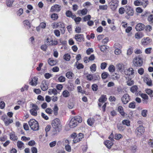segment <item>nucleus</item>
Returning <instances> with one entry per match:
<instances>
[{
  "label": "nucleus",
  "instance_id": "obj_1",
  "mask_svg": "<svg viewBox=\"0 0 153 153\" xmlns=\"http://www.w3.org/2000/svg\"><path fill=\"white\" fill-rule=\"evenodd\" d=\"M82 121L81 117L79 116H76L72 117L70 120L69 126L71 128H72L76 127L78 123H81Z\"/></svg>",
  "mask_w": 153,
  "mask_h": 153
},
{
  "label": "nucleus",
  "instance_id": "obj_2",
  "mask_svg": "<svg viewBox=\"0 0 153 153\" xmlns=\"http://www.w3.org/2000/svg\"><path fill=\"white\" fill-rule=\"evenodd\" d=\"M29 125L31 129L33 131L38 130L39 125L38 122L35 120L32 119L28 122Z\"/></svg>",
  "mask_w": 153,
  "mask_h": 153
},
{
  "label": "nucleus",
  "instance_id": "obj_3",
  "mask_svg": "<svg viewBox=\"0 0 153 153\" xmlns=\"http://www.w3.org/2000/svg\"><path fill=\"white\" fill-rule=\"evenodd\" d=\"M52 126L56 131H59L62 128L60 120L58 119H55L52 121Z\"/></svg>",
  "mask_w": 153,
  "mask_h": 153
},
{
  "label": "nucleus",
  "instance_id": "obj_4",
  "mask_svg": "<svg viewBox=\"0 0 153 153\" xmlns=\"http://www.w3.org/2000/svg\"><path fill=\"white\" fill-rule=\"evenodd\" d=\"M45 43L49 46H55L58 43V42L57 40H53L52 38H49L47 37L45 40Z\"/></svg>",
  "mask_w": 153,
  "mask_h": 153
},
{
  "label": "nucleus",
  "instance_id": "obj_5",
  "mask_svg": "<svg viewBox=\"0 0 153 153\" xmlns=\"http://www.w3.org/2000/svg\"><path fill=\"white\" fill-rule=\"evenodd\" d=\"M144 131V127L143 126H140L136 128L134 132L136 137H140L143 135Z\"/></svg>",
  "mask_w": 153,
  "mask_h": 153
},
{
  "label": "nucleus",
  "instance_id": "obj_6",
  "mask_svg": "<svg viewBox=\"0 0 153 153\" xmlns=\"http://www.w3.org/2000/svg\"><path fill=\"white\" fill-rule=\"evenodd\" d=\"M133 63L136 66H141L143 63L142 58L140 57V55L135 57L133 59Z\"/></svg>",
  "mask_w": 153,
  "mask_h": 153
},
{
  "label": "nucleus",
  "instance_id": "obj_7",
  "mask_svg": "<svg viewBox=\"0 0 153 153\" xmlns=\"http://www.w3.org/2000/svg\"><path fill=\"white\" fill-rule=\"evenodd\" d=\"M1 119L4 122V124L6 126H8L13 122V119L9 118L6 115L2 116Z\"/></svg>",
  "mask_w": 153,
  "mask_h": 153
},
{
  "label": "nucleus",
  "instance_id": "obj_8",
  "mask_svg": "<svg viewBox=\"0 0 153 153\" xmlns=\"http://www.w3.org/2000/svg\"><path fill=\"white\" fill-rule=\"evenodd\" d=\"M38 106L35 104H32V108L30 110V112L31 115L36 116L37 115V111L39 110Z\"/></svg>",
  "mask_w": 153,
  "mask_h": 153
},
{
  "label": "nucleus",
  "instance_id": "obj_9",
  "mask_svg": "<svg viewBox=\"0 0 153 153\" xmlns=\"http://www.w3.org/2000/svg\"><path fill=\"white\" fill-rule=\"evenodd\" d=\"M86 77L87 79L90 81H95L99 80L100 79V76L98 75H93L89 74H87Z\"/></svg>",
  "mask_w": 153,
  "mask_h": 153
},
{
  "label": "nucleus",
  "instance_id": "obj_10",
  "mask_svg": "<svg viewBox=\"0 0 153 153\" xmlns=\"http://www.w3.org/2000/svg\"><path fill=\"white\" fill-rule=\"evenodd\" d=\"M152 39L149 37H144L141 40V45L143 46H146L150 44L152 42Z\"/></svg>",
  "mask_w": 153,
  "mask_h": 153
},
{
  "label": "nucleus",
  "instance_id": "obj_11",
  "mask_svg": "<svg viewBox=\"0 0 153 153\" xmlns=\"http://www.w3.org/2000/svg\"><path fill=\"white\" fill-rule=\"evenodd\" d=\"M126 8L125 11L128 16H132L133 15L134 10L131 6L127 5L126 6Z\"/></svg>",
  "mask_w": 153,
  "mask_h": 153
},
{
  "label": "nucleus",
  "instance_id": "obj_12",
  "mask_svg": "<svg viewBox=\"0 0 153 153\" xmlns=\"http://www.w3.org/2000/svg\"><path fill=\"white\" fill-rule=\"evenodd\" d=\"M130 100V97L128 94H124L121 98V101L123 103L126 104L128 103Z\"/></svg>",
  "mask_w": 153,
  "mask_h": 153
},
{
  "label": "nucleus",
  "instance_id": "obj_13",
  "mask_svg": "<svg viewBox=\"0 0 153 153\" xmlns=\"http://www.w3.org/2000/svg\"><path fill=\"white\" fill-rule=\"evenodd\" d=\"M38 82V79L37 77H34L31 78L29 84L33 86H35L37 84Z\"/></svg>",
  "mask_w": 153,
  "mask_h": 153
},
{
  "label": "nucleus",
  "instance_id": "obj_14",
  "mask_svg": "<svg viewBox=\"0 0 153 153\" xmlns=\"http://www.w3.org/2000/svg\"><path fill=\"white\" fill-rule=\"evenodd\" d=\"M61 6L60 5L55 4L51 7L50 9V11L51 12H59L61 10Z\"/></svg>",
  "mask_w": 153,
  "mask_h": 153
},
{
  "label": "nucleus",
  "instance_id": "obj_15",
  "mask_svg": "<svg viewBox=\"0 0 153 153\" xmlns=\"http://www.w3.org/2000/svg\"><path fill=\"white\" fill-rule=\"evenodd\" d=\"M48 83L45 80H43L40 85V87L43 91H46L48 88Z\"/></svg>",
  "mask_w": 153,
  "mask_h": 153
},
{
  "label": "nucleus",
  "instance_id": "obj_16",
  "mask_svg": "<svg viewBox=\"0 0 153 153\" xmlns=\"http://www.w3.org/2000/svg\"><path fill=\"white\" fill-rule=\"evenodd\" d=\"M119 1L117 0H112L111 1L110 8L112 10H114L117 8Z\"/></svg>",
  "mask_w": 153,
  "mask_h": 153
},
{
  "label": "nucleus",
  "instance_id": "obj_17",
  "mask_svg": "<svg viewBox=\"0 0 153 153\" xmlns=\"http://www.w3.org/2000/svg\"><path fill=\"white\" fill-rule=\"evenodd\" d=\"M143 80L144 82L147 85L149 86H152V81L150 78L145 77L143 78Z\"/></svg>",
  "mask_w": 153,
  "mask_h": 153
},
{
  "label": "nucleus",
  "instance_id": "obj_18",
  "mask_svg": "<svg viewBox=\"0 0 153 153\" xmlns=\"http://www.w3.org/2000/svg\"><path fill=\"white\" fill-rule=\"evenodd\" d=\"M74 38L77 42H81L82 40H84V35L82 34H76Z\"/></svg>",
  "mask_w": 153,
  "mask_h": 153
},
{
  "label": "nucleus",
  "instance_id": "obj_19",
  "mask_svg": "<svg viewBox=\"0 0 153 153\" xmlns=\"http://www.w3.org/2000/svg\"><path fill=\"white\" fill-rule=\"evenodd\" d=\"M88 10L87 8H85L82 10H79L77 11V13L79 16H85L88 13Z\"/></svg>",
  "mask_w": 153,
  "mask_h": 153
},
{
  "label": "nucleus",
  "instance_id": "obj_20",
  "mask_svg": "<svg viewBox=\"0 0 153 153\" xmlns=\"http://www.w3.org/2000/svg\"><path fill=\"white\" fill-rule=\"evenodd\" d=\"M145 28V25L142 23L138 24L135 27V29L137 31H140L143 30Z\"/></svg>",
  "mask_w": 153,
  "mask_h": 153
},
{
  "label": "nucleus",
  "instance_id": "obj_21",
  "mask_svg": "<svg viewBox=\"0 0 153 153\" xmlns=\"http://www.w3.org/2000/svg\"><path fill=\"white\" fill-rule=\"evenodd\" d=\"M59 27L60 28V30L62 34H64L65 32V24L63 22H59Z\"/></svg>",
  "mask_w": 153,
  "mask_h": 153
},
{
  "label": "nucleus",
  "instance_id": "obj_22",
  "mask_svg": "<svg viewBox=\"0 0 153 153\" xmlns=\"http://www.w3.org/2000/svg\"><path fill=\"white\" fill-rule=\"evenodd\" d=\"M140 96L143 99V103L147 104L148 102V96L147 94H141Z\"/></svg>",
  "mask_w": 153,
  "mask_h": 153
},
{
  "label": "nucleus",
  "instance_id": "obj_23",
  "mask_svg": "<svg viewBox=\"0 0 153 153\" xmlns=\"http://www.w3.org/2000/svg\"><path fill=\"white\" fill-rule=\"evenodd\" d=\"M48 64L51 66H53L56 65L58 61L57 60H53L52 58H49L48 60Z\"/></svg>",
  "mask_w": 153,
  "mask_h": 153
},
{
  "label": "nucleus",
  "instance_id": "obj_24",
  "mask_svg": "<svg viewBox=\"0 0 153 153\" xmlns=\"http://www.w3.org/2000/svg\"><path fill=\"white\" fill-rule=\"evenodd\" d=\"M118 45H120L118 43H116L114 45V47L116 48L114 51V53L115 54L117 55L120 54L121 53V50L118 48L117 46Z\"/></svg>",
  "mask_w": 153,
  "mask_h": 153
},
{
  "label": "nucleus",
  "instance_id": "obj_25",
  "mask_svg": "<svg viewBox=\"0 0 153 153\" xmlns=\"http://www.w3.org/2000/svg\"><path fill=\"white\" fill-rule=\"evenodd\" d=\"M125 74L126 75H131L133 74L134 70L132 68H129L128 69L125 71Z\"/></svg>",
  "mask_w": 153,
  "mask_h": 153
},
{
  "label": "nucleus",
  "instance_id": "obj_26",
  "mask_svg": "<svg viewBox=\"0 0 153 153\" xmlns=\"http://www.w3.org/2000/svg\"><path fill=\"white\" fill-rule=\"evenodd\" d=\"M72 19L74 20L77 24H79V22L81 21L82 20V18L80 17H76V16L75 14H74V15L73 16Z\"/></svg>",
  "mask_w": 153,
  "mask_h": 153
},
{
  "label": "nucleus",
  "instance_id": "obj_27",
  "mask_svg": "<svg viewBox=\"0 0 153 153\" xmlns=\"http://www.w3.org/2000/svg\"><path fill=\"white\" fill-rule=\"evenodd\" d=\"M48 93L50 95L53 94L54 95H56L57 94V92L55 88L50 89L48 90Z\"/></svg>",
  "mask_w": 153,
  "mask_h": 153
},
{
  "label": "nucleus",
  "instance_id": "obj_28",
  "mask_svg": "<svg viewBox=\"0 0 153 153\" xmlns=\"http://www.w3.org/2000/svg\"><path fill=\"white\" fill-rule=\"evenodd\" d=\"M104 144L108 148L110 149L113 145V143L111 141L108 140L105 142Z\"/></svg>",
  "mask_w": 153,
  "mask_h": 153
},
{
  "label": "nucleus",
  "instance_id": "obj_29",
  "mask_svg": "<svg viewBox=\"0 0 153 153\" xmlns=\"http://www.w3.org/2000/svg\"><path fill=\"white\" fill-rule=\"evenodd\" d=\"M14 1V0H6L5 4L8 7H12Z\"/></svg>",
  "mask_w": 153,
  "mask_h": 153
},
{
  "label": "nucleus",
  "instance_id": "obj_30",
  "mask_svg": "<svg viewBox=\"0 0 153 153\" xmlns=\"http://www.w3.org/2000/svg\"><path fill=\"white\" fill-rule=\"evenodd\" d=\"M145 92L148 94L150 97H153V91L150 89H146L145 90Z\"/></svg>",
  "mask_w": 153,
  "mask_h": 153
},
{
  "label": "nucleus",
  "instance_id": "obj_31",
  "mask_svg": "<svg viewBox=\"0 0 153 153\" xmlns=\"http://www.w3.org/2000/svg\"><path fill=\"white\" fill-rule=\"evenodd\" d=\"M64 59L66 61H69L71 58V56L69 53H66L64 54L63 56Z\"/></svg>",
  "mask_w": 153,
  "mask_h": 153
},
{
  "label": "nucleus",
  "instance_id": "obj_32",
  "mask_svg": "<svg viewBox=\"0 0 153 153\" xmlns=\"http://www.w3.org/2000/svg\"><path fill=\"white\" fill-rule=\"evenodd\" d=\"M106 100V96L104 95H102L99 99V101L100 102H104Z\"/></svg>",
  "mask_w": 153,
  "mask_h": 153
},
{
  "label": "nucleus",
  "instance_id": "obj_33",
  "mask_svg": "<svg viewBox=\"0 0 153 153\" xmlns=\"http://www.w3.org/2000/svg\"><path fill=\"white\" fill-rule=\"evenodd\" d=\"M137 89L138 87L136 85L132 86L130 88L131 91L133 93H136L137 92Z\"/></svg>",
  "mask_w": 153,
  "mask_h": 153
},
{
  "label": "nucleus",
  "instance_id": "obj_34",
  "mask_svg": "<svg viewBox=\"0 0 153 153\" xmlns=\"http://www.w3.org/2000/svg\"><path fill=\"white\" fill-rule=\"evenodd\" d=\"M65 14L67 17H71L72 19V17L74 14H73L71 11L69 10L66 11Z\"/></svg>",
  "mask_w": 153,
  "mask_h": 153
},
{
  "label": "nucleus",
  "instance_id": "obj_35",
  "mask_svg": "<svg viewBox=\"0 0 153 153\" xmlns=\"http://www.w3.org/2000/svg\"><path fill=\"white\" fill-rule=\"evenodd\" d=\"M135 37L137 39H140L143 36V34L141 32H137L135 34Z\"/></svg>",
  "mask_w": 153,
  "mask_h": 153
},
{
  "label": "nucleus",
  "instance_id": "obj_36",
  "mask_svg": "<svg viewBox=\"0 0 153 153\" xmlns=\"http://www.w3.org/2000/svg\"><path fill=\"white\" fill-rule=\"evenodd\" d=\"M17 146L18 148L21 149L24 148V143L21 141H18L17 142Z\"/></svg>",
  "mask_w": 153,
  "mask_h": 153
},
{
  "label": "nucleus",
  "instance_id": "obj_37",
  "mask_svg": "<svg viewBox=\"0 0 153 153\" xmlns=\"http://www.w3.org/2000/svg\"><path fill=\"white\" fill-rule=\"evenodd\" d=\"M118 111L122 116L125 115V113L123 111V108L122 106H120L118 107Z\"/></svg>",
  "mask_w": 153,
  "mask_h": 153
},
{
  "label": "nucleus",
  "instance_id": "obj_38",
  "mask_svg": "<svg viewBox=\"0 0 153 153\" xmlns=\"http://www.w3.org/2000/svg\"><path fill=\"white\" fill-rule=\"evenodd\" d=\"M142 5L144 8L146 7L149 4L148 0H142Z\"/></svg>",
  "mask_w": 153,
  "mask_h": 153
},
{
  "label": "nucleus",
  "instance_id": "obj_39",
  "mask_svg": "<svg viewBox=\"0 0 153 153\" xmlns=\"http://www.w3.org/2000/svg\"><path fill=\"white\" fill-rule=\"evenodd\" d=\"M147 20L150 23L153 24V14L149 15L148 17Z\"/></svg>",
  "mask_w": 153,
  "mask_h": 153
},
{
  "label": "nucleus",
  "instance_id": "obj_40",
  "mask_svg": "<svg viewBox=\"0 0 153 153\" xmlns=\"http://www.w3.org/2000/svg\"><path fill=\"white\" fill-rule=\"evenodd\" d=\"M101 51L104 52L106 51V50L107 49L108 46L105 45H101L99 47Z\"/></svg>",
  "mask_w": 153,
  "mask_h": 153
},
{
  "label": "nucleus",
  "instance_id": "obj_41",
  "mask_svg": "<svg viewBox=\"0 0 153 153\" xmlns=\"http://www.w3.org/2000/svg\"><path fill=\"white\" fill-rule=\"evenodd\" d=\"M53 113L55 115H57L58 114V108L57 105H55L54 108H53Z\"/></svg>",
  "mask_w": 153,
  "mask_h": 153
},
{
  "label": "nucleus",
  "instance_id": "obj_42",
  "mask_svg": "<svg viewBox=\"0 0 153 153\" xmlns=\"http://www.w3.org/2000/svg\"><path fill=\"white\" fill-rule=\"evenodd\" d=\"M51 17L53 20H55L58 19V16L57 14L54 13L51 15Z\"/></svg>",
  "mask_w": 153,
  "mask_h": 153
},
{
  "label": "nucleus",
  "instance_id": "obj_43",
  "mask_svg": "<svg viewBox=\"0 0 153 153\" xmlns=\"http://www.w3.org/2000/svg\"><path fill=\"white\" fill-rule=\"evenodd\" d=\"M62 95L64 97H66L69 96L70 94L68 91L66 90L63 92Z\"/></svg>",
  "mask_w": 153,
  "mask_h": 153
},
{
  "label": "nucleus",
  "instance_id": "obj_44",
  "mask_svg": "<svg viewBox=\"0 0 153 153\" xmlns=\"http://www.w3.org/2000/svg\"><path fill=\"white\" fill-rule=\"evenodd\" d=\"M127 65V64L125 62L124 63H119L118 64H117L116 66L117 67H125V66H126Z\"/></svg>",
  "mask_w": 153,
  "mask_h": 153
},
{
  "label": "nucleus",
  "instance_id": "obj_45",
  "mask_svg": "<svg viewBox=\"0 0 153 153\" xmlns=\"http://www.w3.org/2000/svg\"><path fill=\"white\" fill-rule=\"evenodd\" d=\"M147 111L146 109L142 110L141 111V114L143 117H146L147 115Z\"/></svg>",
  "mask_w": 153,
  "mask_h": 153
},
{
  "label": "nucleus",
  "instance_id": "obj_46",
  "mask_svg": "<svg viewBox=\"0 0 153 153\" xmlns=\"http://www.w3.org/2000/svg\"><path fill=\"white\" fill-rule=\"evenodd\" d=\"M65 149L68 152H70L71 150V146L68 144H65Z\"/></svg>",
  "mask_w": 153,
  "mask_h": 153
},
{
  "label": "nucleus",
  "instance_id": "obj_47",
  "mask_svg": "<svg viewBox=\"0 0 153 153\" xmlns=\"http://www.w3.org/2000/svg\"><path fill=\"white\" fill-rule=\"evenodd\" d=\"M91 18V16L88 15L86 16H84L83 18V21L86 22L87 21L89 20Z\"/></svg>",
  "mask_w": 153,
  "mask_h": 153
},
{
  "label": "nucleus",
  "instance_id": "obj_48",
  "mask_svg": "<svg viewBox=\"0 0 153 153\" xmlns=\"http://www.w3.org/2000/svg\"><path fill=\"white\" fill-rule=\"evenodd\" d=\"M123 136L122 135L120 134H115L114 138L117 140H119Z\"/></svg>",
  "mask_w": 153,
  "mask_h": 153
},
{
  "label": "nucleus",
  "instance_id": "obj_49",
  "mask_svg": "<svg viewBox=\"0 0 153 153\" xmlns=\"http://www.w3.org/2000/svg\"><path fill=\"white\" fill-rule=\"evenodd\" d=\"M122 123L123 124L127 126H129L130 125V121L128 120H124L122 121Z\"/></svg>",
  "mask_w": 153,
  "mask_h": 153
},
{
  "label": "nucleus",
  "instance_id": "obj_50",
  "mask_svg": "<svg viewBox=\"0 0 153 153\" xmlns=\"http://www.w3.org/2000/svg\"><path fill=\"white\" fill-rule=\"evenodd\" d=\"M66 76L68 78L71 79L73 77V74L71 72H68L66 73Z\"/></svg>",
  "mask_w": 153,
  "mask_h": 153
},
{
  "label": "nucleus",
  "instance_id": "obj_51",
  "mask_svg": "<svg viewBox=\"0 0 153 153\" xmlns=\"http://www.w3.org/2000/svg\"><path fill=\"white\" fill-rule=\"evenodd\" d=\"M59 22H53L52 23L51 26L53 28H57L59 27Z\"/></svg>",
  "mask_w": 153,
  "mask_h": 153
},
{
  "label": "nucleus",
  "instance_id": "obj_52",
  "mask_svg": "<svg viewBox=\"0 0 153 153\" xmlns=\"http://www.w3.org/2000/svg\"><path fill=\"white\" fill-rule=\"evenodd\" d=\"M94 120L93 119L90 118L87 120V123L88 125L91 126L93 125L94 123Z\"/></svg>",
  "mask_w": 153,
  "mask_h": 153
},
{
  "label": "nucleus",
  "instance_id": "obj_53",
  "mask_svg": "<svg viewBox=\"0 0 153 153\" xmlns=\"http://www.w3.org/2000/svg\"><path fill=\"white\" fill-rule=\"evenodd\" d=\"M133 48L131 47H130L127 50V54L130 55L132 54L133 53Z\"/></svg>",
  "mask_w": 153,
  "mask_h": 153
},
{
  "label": "nucleus",
  "instance_id": "obj_54",
  "mask_svg": "<svg viewBox=\"0 0 153 153\" xmlns=\"http://www.w3.org/2000/svg\"><path fill=\"white\" fill-rule=\"evenodd\" d=\"M134 4L135 6H138L142 5L141 1H140L139 0H136L134 1Z\"/></svg>",
  "mask_w": 153,
  "mask_h": 153
},
{
  "label": "nucleus",
  "instance_id": "obj_55",
  "mask_svg": "<svg viewBox=\"0 0 153 153\" xmlns=\"http://www.w3.org/2000/svg\"><path fill=\"white\" fill-rule=\"evenodd\" d=\"M76 59L77 61L76 62L75 65H77V63H78V61L81 59V55L80 54H77L76 57Z\"/></svg>",
  "mask_w": 153,
  "mask_h": 153
},
{
  "label": "nucleus",
  "instance_id": "obj_56",
  "mask_svg": "<svg viewBox=\"0 0 153 153\" xmlns=\"http://www.w3.org/2000/svg\"><path fill=\"white\" fill-rule=\"evenodd\" d=\"M46 26V24L45 22H42L40 23L38 27L42 29H44L45 28Z\"/></svg>",
  "mask_w": 153,
  "mask_h": 153
},
{
  "label": "nucleus",
  "instance_id": "obj_57",
  "mask_svg": "<svg viewBox=\"0 0 153 153\" xmlns=\"http://www.w3.org/2000/svg\"><path fill=\"white\" fill-rule=\"evenodd\" d=\"M152 49L151 48H147L145 50V52L147 54H149L151 53Z\"/></svg>",
  "mask_w": 153,
  "mask_h": 153
},
{
  "label": "nucleus",
  "instance_id": "obj_58",
  "mask_svg": "<svg viewBox=\"0 0 153 153\" xmlns=\"http://www.w3.org/2000/svg\"><path fill=\"white\" fill-rule=\"evenodd\" d=\"M65 78L63 76H61L58 79L59 81L60 82H63L65 81Z\"/></svg>",
  "mask_w": 153,
  "mask_h": 153
},
{
  "label": "nucleus",
  "instance_id": "obj_59",
  "mask_svg": "<svg viewBox=\"0 0 153 153\" xmlns=\"http://www.w3.org/2000/svg\"><path fill=\"white\" fill-rule=\"evenodd\" d=\"M108 8L107 5H101L99 6V9L101 10H106Z\"/></svg>",
  "mask_w": 153,
  "mask_h": 153
},
{
  "label": "nucleus",
  "instance_id": "obj_60",
  "mask_svg": "<svg viewBox=\"0 0 153 153\" xmlns=\"http://www.w3.org/2000/svg\"><path fill=\"white\" fill-rule=\"evenodd\" d=\"M125 11L124 8L123 7H120L119 10V13L120 14H123Z\"/></svg>",
  "mask_w": 153,
  "mask_h": 153
},
{
  "label": "nucleus",
  "instance_id": "obj_61",
  "mask_svg": "<svg viewBox=\"0 0 153 153\" xmlns=\"http://www.w3.org/2000/svg\"><path fill=\"white\" fill-rule=\"evenodd\" d=\"M145 30L147 31L150 32L152 30V27L149 25H146L145 27Z\"/></svg>",
  "mask_w": 153,
  "mask_h": 153
},
{
  "label": "nucleus",
  "instance_id": "obj_62",
  "mask_svg": "<svg viewBox=\"0 0 153 153\" xmlns=\"http://www.w3.org/2000/svg\"><path fill=\"white\" fill-rule=\"evenodd\" d=\"M54 33L55 35L57 37H59L60 35V32L58 30H54Z\"/></svg>",
  "mask_w": 153,
  "mask_h": 153
},
{
  "label": "nucleus",
  "instance_id": "obj_63",
  "mask_svg": "<svg viewBox=\"0 0 153 153\" xmlns=\"http://www.w3.org/2000/svg\"><path fill=\"white\" fill-rule=\"evenodd\" d=\"M45 112L48 114H51L52 113L53 111L50 108H47L45 110Z\"/></svg>",
  "mask_w": 153,
  "mask_h": 153
},
{
  "label": "nucleus",
  "instance_id": "obj_64",
  "mask_svg": "<svg viewBox=\"0 0 153 153\" xmlns=\"http://www.w3.org/2000/svg\"><path fill=\"white\" fill-rule=\"evenodd\" d=\"M93 51H94L92 48H89L86 50V52L87 54L88 55L90 54L91 53L93 52Z\"/></svg>",
  "mask_w": 153,
  "mask_h": 153
}]
</instances>
